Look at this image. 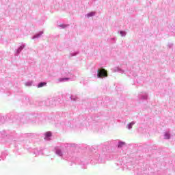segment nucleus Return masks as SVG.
<instances>
[{"label":"nucleus","instance_id":"20e7f679","mask_svg":"<svg viewBox=\"0 0 175 175\" xmlns=\"http://www.w3.org/2000/svg\"><path fill=\"white\" fill-rule=\"evenodd\" d=\"M122 146H125V142H120L119 144L118 145V147L120 148L122 147Z\"/></svg>","mask_w":175,"mask_h":175},{"label":"nucleus","instance_id":"1a4fd4ad","mask_svg":"<svg viewBox=\"0 0 175 175\" xmlns=\"http://www.w3.org/2000/svg\"><path fill=\"white\" fill-rule=\"evenodd\" d=\"M120 33H121V35H122V33H124V32L123 31H120Z\"/></svg>","mask_w":175,"mask_h":175},{"label":"nucleus","instance_id":"39448f33","mask_svg":"<svg viewBox=\"0 0 175 175\" xmlns=\"http://www.w3.org/2000/svg\"><path fill=\"white\" fill-rule=\"evenodd\" d=\"M46 137H51V132H47L45 134Z\"/></svg>","mask_w":175,"mask_h":175},{"label":"nucleus","instance_id":"7ed1b4c3","mask_svg":"<svg viewBox=\"0 0 175 175\" xmlns=\"http://www.w3.org/2000/svg\"><path fill=\"white\" fill-rule=\"evenodd\" d=\"M135 125V122H131L129 124L127 125V128L128 129H131V128H132V126Z\"/></svg>","mask_w":175,"mask_h":175},{"label":"nucleus","instance_id":"f257e3e1","mask_svg":"<svg viewBox=\"0 0 175 175\" xmlns=\"http://www.w3.org/2000/svg\"><path fill=\"white\" fill-rule=\"evenodd\" d=\"M97 77H107V70L105 68L98 69L97 70Z\"/></svg>","mask_w":175,"mask_h":175},{"label":"nucleus","instance_id":"6e6552de","mask_svg":"<svg viewBox=\"0 0 175 175\" xmlns=\"http://www.w3.org/2000/svg\"><path fill=\"white\" fill-rule=\"evenodd\" d=\"M64 80H69V78H62L59 79V81H64Z\"/></svg>","mask_w":175,"mask_h":175},{"label":"nucleus","instance_id":"423d86ee","mask_svg":"<svg viewBox=\"0 0 175 175\" xmlns=\"http://www.w3.org/2000/svg\"><path fill=\"white\" fill-rule=\"evenodd\" d=\"M88 17H92V16H95L94 12H90L88 14Z\"/></svg>","mask_w":175,"mask_h":175},{"label":"nucleus","instance_id":"f03ea898","mask_svg":"<svg viewBox=\"0 0 175 175\" xmlns=\"http://www.w3.org/2000/svg\"><path fill=\"white\" fill-rule=\"evenodd\" d=\"M46 84H47L46 82H41L38 85V88H40L42 87H44V85H46Z\"/></svg>","mask_w":175,"mask_h":175},{"label":"nucleus","instance_id":"0eeeda50","mask_svg":"<svg viewBox=\"0 0 175 175\" xmlns=\"http://www.w3.org/2000/svg\"><path fill=\"white\" fill-rule=\"evenodd\" d=\"M165 139H170V134H169V133H165Z\"/></svg>","mask_w":175,"mask_h":175}]
</instances>
